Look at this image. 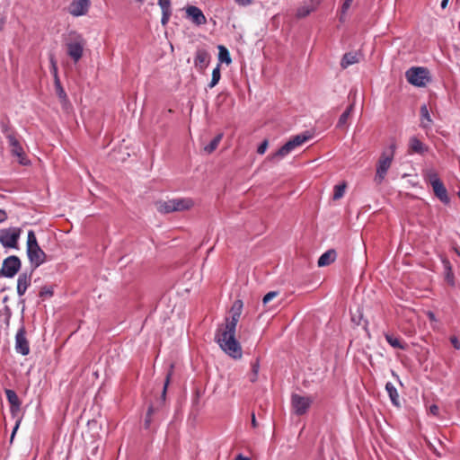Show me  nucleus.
Returning a JSON list of instances; mask_svg holds the SVG:
<instances>
[{
	"label": "nucleus",
	"instance_id": "obj_1",
	"mask_svg": "<svg viewBox=\"0 0 460 460\" xmlns=\"http://www.w3.org/2000/svg\"><path fill=\"white\" fill-rule=\"evenodd\" d=\"M243 302L235 300L230 309L229 317L226 323L218 326L216 333V341L222 350L233 358H242L243 350L240 343L235 339V329L243 311Z\"/></svg>",
	"mask_w": 460,
	"mask_h": 460
},
{
	"label": "nucleus",
	"instance_id": "obj_2",
	"mask_svg": "<svg viewBox=\"0 0 460 460\" xmlns=\"http://www.w3.org/2000/svg\"><path fill=\"white\" fill-rule=\"evenodd\" d=\"M395 148V143L392 142L389 146L382 152L376 164V172L374 179L377 184L382 183L385 180L386 173L392 165Z\"/></svg>",
	"mask_w": 460,
	"mask_h": 460
},
{
	"label": "nucleus",
	"instance_id": "obj_3",
	"mask_svg": "<svg viewBox=\"0 0 460 460\" xmlns=\"http://www.w3.org/2000/svg\"><path fill=\"white\" fill-rule=\"evenodd\" d=\"M27 253L30 261L34 267H39L45 261L46 254L39 246L36 235L32 230L28 232Z\"/></svg>",
	"mask_w": 460,
	"mask_h": 460
},
{
	"label": "nucleus",
	"instance_id": "obj_4",
	"mask_svg": "<svg viewBox=\"0 0 460 460\" xmlns=\"http://www.w3.org/2000/svg\"><path fill=\"white\" fill-rule=\"evenodd\" d=\"M311 138V135L309 133L296 135L292 137L289 141H288L284 146H282L276 153L272 154L270 156L271 161L280 160L288 155L291 151H293L296 147L300 146L305 141Z\"/></svg>",
	"mask_w": 460,
	"mask_h": 460
},
{
	"label": "nucleus",
	"instance_id": "obj_5",
	"mask_svg": "<svg viewBox=\"0 0 460 460\" xmlns=\"http://www.w3.org/2000/svg\"><path fill=\"white\" fill-rule=\"evenodd\" d=\"M408 82L413 85L421 87L429 82V71L423 67H411L406 71Z\"/></svg>",
	"mask_w": 460,
	"mask_h": 460
},
{
	"label": "nucleus",
	"instance_id": "obj_6",
	"mask_svg": "<svg viewBox=\"0 0 460 460\" xmlns=\"http://www.w3.org/2000/svg\"><path fill=\"white\" fill-rule=\"evenodd\" d=\"M84 40L80 35H76L74 40H71L66 44L68 56L77 63L84 53Z\"/></svg>",
	"mask_w": 460,
	"mask_h": 460
},
{
	"label": "nucleus",
	"instance_id": "obj_7",
	"mask_svg": "<svg viewBox=\"0 0 460 460\" xmlns=\"http://www.w3.org/2000/svg\"><path fill=\"white\" fill-rule=\"evenodd\" d=\"M21 269V261L17 256L12 255L4 260L0 270V276L13 278Z\"/></svg>",
	"mask_w": 460,
	"mask_h": 460
},
{
	"label": "nucleus",
	"instance_id": "obj_8",
	"mask_svg": "<svg viewBox=\"0 0 460 460\" xmlns=\"http://www.w3.org/2000/svg\"><path fill=\"white\" fill-rule=\"evenodd\" d=\"M313 402V398L310 396H303L294 394L291 396V406L296 415H304L308 411Z\"/></svg>",
	"mask_w": 460,
	"mask_h": 460
},
{
	"label": "nucleus",
	"instance_id": "obj_9",
	"mask_svg": "<svg viewBox=\"0 0 460 460\" xmlns=\"http://www.w3.org/2000/svg\"><path fill=\"white\" fill-rule=\"evenodd\" d=\"M20 236V229L9 228L0 231V243L4 247L14 248Z\"/></svg>",
	"mask_w": 460,
	"mask_h": 460
},
{
	"label": "nucleus",
	"instance_id": "obj_10",
	"mask_svg": "<svg viewBox=\"0 0 460 460\" xmlns=\"http://www.w3.org/2000/svg\"><path fill=\"white\" fill-rule=\"evenodd\" d=\"M90 0H73L68 7V12L75 17L85 15L90 8Z\"/></svg>",
	"mask_w": 460,
	"mask_h": 460
},
{
	"label": "nucleus",
	"instance_id": "obj_11",
	"mask_svg": "<svg viewBox=\"0 0 460 460\" xmlns=\"http://www.w3.org/2000/svg\"><path fill=\"white\" fill-rule=\"evenodd\" d=\"M7 140L11 147L12 155L18 158V161L21 164H27L28 160L25 158L23 149L17 138L13 135H8Z\"/></svg>",
	"mask_w": 460,
	"mask_h": 460
},
{
	"label": "nucleus",
	"instance_id": "obj_12",
	"mask_svg": "<svg viewBox=\"0 0 460 460\" xmlns=\"http://www.w3.org/2000/svg\"><path fill=\"white\" fill-rule=\"evenodd\" d=\"M185 11L186 17L190 19L195 25L201 26L207 23V18L199 7L190 5L186 7Z\"/></svg>",
	"mask_w": 460,
	"mask_h": 460
},
{
	"label": "nucleus",
	"instance_id": "obj_13",
	"mask_svg": "<svg viewBox=\"0 0 460 460\" xmlns=\"http://www.w3.org/2000/svg\"><path fill=\"white\" fill-rule=\"evenodd\" d=\"M25 334V328L22 326L15 336V349L23 356L28 355L30 352V346Z\"/></svg>",
	"mask_w": 460,
	"mask_h": 460
},
{
	"label": "nucleus",
	"instance_id": "obj_14",
	"mask_svg": "<svg viewBox=\"0 0 460 460\" xmlns=\"http://www.w3.org/2000/svg\"><path fill=\"white\" fill-rule=\"evenodd\" d=\"M210 62V55L206 49H198L195 54L194 66L195 67L203 72Z\"/></svg>",
	"mask_w": 460,
	"mask_h": 460
},
{
	"label": "nucleus",
	"instance_id": "obj_15",
	"mask_svg": "<svg viewBox=\"0 0 460 460\" xmlns=\"http://www.w3.org/2000/svg\"><path fill=\"white\" fill-rule=\"evenodd\" d=\"M318 1L316 0H308L301 4L296 10V17L301 19L309 15L313 11H314L318 5Z\"/></svg>",
	"mask_w": 460,
	"mask_h": 460
},
{
	"label": "nucleus",
	"instance_id": "obj_16",
	"mask_svg": "<svg viewBox=\"0 0 460 460\" xmlns=\"http://www.w3.org/2000/svg\"><path fill=\"white\" fill-rule=\"evenodd\" d=\"M158 5L162 11L161 23L165 26L172 15V0H158Z\"/></svg>",
	"mask_w": 460,
	"mask_h": 460
},
{
	"label": "nucleus",
	"instance_id": "obj_17",
	"mask_svg": "<svg viewBox=\"0 0 460 460\" xmlns=\"http://www.w3.org/2000/svg\"><path fill=\"white\" fill-rule=\"evenodd\" d=\"M31 275L27 273H22L19 275L17 279V293L20 296H23L31 285Z\"/></svg>",
	"mask_w": 460,
	"mask_h": 460
},
{
	"label": "nucleus",
	"instance_id": "obj_18",
	"mask_svg": "<svg viewBox=\"0 0 460 460\" xmlns=\"http://www.w3.org/2000/svg\"><path fill=\"white\" fill-rule=\"evenodd\" d=\"M172 203L174 212L189 210L194 206V201L190 198L173 199Z\"/></svg>",
	"mask_w": 460,
	"mask_h": 460
},
{
	"label": "nucleus",
	"instance_id": "obj_19",
	"mask_svg": "<svg viewBox=\"0 0 460 460\" xmlns=\"http://www.w3.org/2000/svg\"><path fill=\"white\" fill-rule=\"evenodd\" d=\"M337 254L335 250H328L323 253L318 259L317 264L319 267H325L332 263L336 260Z\"/></svg>",
	"mask_w": 460,
	"mask_h": 460
},
{
	"label": "nucleus",
	"instance_id": "obj_20",
	"mask_svg": "<svg viewBox=\"0 0 460 460\" xmlns=\"http://www.w3.org/2000/svg\"><path fill=\"white\" fill-rule=\"evenodd\" d=\"M433 191L435 195L445 204L449 202V198L447 196V189L445 188L443 182L440 181L436 182V184L432 185Z\"/></svg>",
	"mask_w": 460,
	"mask_h": 460
},
{
	"label": "nucleus",
	"instance_id": "obj_21",
	"mask_svg": "<svg viewBox=\"0 0 460 460\" xmlns=\"http://www.w3.org/2000/svg\"><path fill=\"white\" fill-rule=\"evenodd\" d=\"M359 62V55L357 52H349L343 55L341 66L343 69H346L351 65L357 64Z\"/></svg>",
	"mask_w": 460,
	"mask_h": 460
},
{
	"label": "nucleus",
	"instance_id": "obj_22",
	"mask_svg": "<svg viewBox=\"0 0 460 460\" xmlns=\"http://www.w3.org/2000/svg\"><path fill=\"white\" fill-rule=\"evenodd\" d=\"M409 147L411 152L420 155L428 151V147L416 137L410 138Z\"/></svg>",
	"mask_w": 460,
	"mask_h": 460
},
{
	"label": "nucleus",
	"instance_id": "obj_23",
	"mask_svg": "<svg viewBox=\"0 0 460 460\" xmlns=\"http://www.w3.org/2000/svg\"><path fill=\"white\" fill-rule=\"evenodd\" d=\"M5 394L11 405V411L14 413L15 411H19L21 402L16 393L13 390H6Z\"/></svg>",
	"mask_w": 460,
	"mask_h": 460
},
{
	"label": "nucleus",
	"instance_id": "obj_24",
	"mask_svg": "<svg viewBox=\"0 0 460 460\" xmlns=\"http://www.w3.org/2000/svg\"><path fill=\"white\" fill-rule=\"evenodd\" d=\"M385 390L391 399L392 403L397 407L400 406L399 394L395 386L392 383L388 382L385 385Z\"/></svg>",
	"mask_w": 460,
	"mask_h": 460
},
{
	"label": "nucleus",
	"instance_id": "obj_25",
	"mask_svg": "<svg viewBox=\"0 0 460 460\" xmlns=\"http://www.w3.org/2000/svg\"><path fill=\"white\" fill-rule=\"evenodd\" d=\"M432 119L430 118L429 110L426 105L420 107V126L423 128H429L431 125Z\"/></svg>",
	"mask_w": 460,
	"mask_h": 460
},
{
	"label": "nucleus",
	"instance_id": "obj_26",
	"mask_svg": "<svg viewBox=\"0 0 460 460\" xmlns=\"http://www.w3.org/2000/svg\"><path fill=\"white\" fill-rule=\"evenodd\" d=\"M423 177L424 180L429 183L431 186L433 184H436V182L440 181L438 175L435 169L433 168H427L423 171Z\"/></svg>",
	"mask_w": 460,
	"mask_h": 460
},
{
	"label": "nucleus",
	"instance_id": "obj_27",
	"mask_svg": "<svg viewBox=\"0 0 460 460\" xmlns=\"http://www.w3.org/2000/svg\"><path fill=\"white\" fill-rule=\"evenodd\" d=\"M156 209L161 213H171L174 212L172 199L166 201H158L155 203Z\"/></svg>",
	"mask_w": 460,
	"mask_h": 460
},
{
	"label": "nucleus",
	"instance_id": "obj_28",
	"mask_svg": "<svg viewBox=\"0 0 460 460\" xmlns=\"http://www.w3.org/2000/svg\"><path fill=\"white\" fill-rule=\"evenodd\" d=\"M222 138H223V133L217 134L208 145H207L203 147V151L208 155L213 153L217 148Z\"/></svg>",
	"mask_w": 460,
	"mask_h": 460
},
{
	"label": "nucleus",
	"instance_id": "obj_29",
	"mask_svg": "<svg viewBox=\"0 0 460 460\" xmlns=\"http://www.w3.org/2000/svg\"><path fill=\"white\" fill-rule=\"evenodd\" d=\"M354 105H355V103L352 102L346 109V111L341 115V117H340V119L338 120V123H337V127L338 128H342V127H344L347 124V121H348L349 118L350 117L351 112L353 111Z\"/></svg>",
	"mask_w": 460,
	"mask_h": 460
},
{
	"label": "nucleus",
	"instance_id": "obj_30",
	"mask_svg": "<svg viewBox=\"0 0 460 460\" xmlns=\"http://www.w3.org/2000/svg\"><path fill=\"white\" fill-rule=\"evenodd\" d=\"M385 340L393 348L401 349H405V344L400 338L396 336H394L392 334H385Z\"/></svg>",
	"mask_w": 460,
	"mask_h": 460
},
{
	"label": "nucleus",
	"instance_id": "obj_31",
	"mask_svg": "<svg viewBox=\"0 0 460 460\" xmlns=\"http://www.w3.org/2000/svg\"><path fill=\"white\" fill-rule=\"evenodd\" d=\"M219 53H218V59L220 62H225L226 64L229 65L232 62L229 51L224 46L218 47Z\"/></svg>",
	"mask_w": 460,
	"mask_h": 460
},
{
	"label": "nucleus",
	"instance_id": "obj_32",
	"mask_svg": "<svg viewBox=\"0 0 460 460\" xmlns=\"http://www.w3.org/2000/svg\"><path fill=\"white\" fill-rule=\"evenodd\" d=\"M220 78H221L220 64H217V66L212 71V78L208 84V87L209 88L215 87L218 84Z\"/></svg>",
	"mask_w": 460,
	"mask_h": 460
},
{
	"label": "nucleus",
	"instance_id": "obj_33",
	"mask_svg": "<svg viewBox=\"0 0 460 460\" xmlns=\"http://www.w3.org/2000/svg\"><path fill=\"white\" fill-rule=\"evenodd\" d=\"M443 264H444V269H445V279H446V281L449 284V285H454V277H453V273H452V270H451V267H450V263L448 261H446L444 260L443 261Z\"/></svg>",
	"mask_w": 460,
	"mask_h": 460
},
{
	"label": "nucleus",
	"instance_id": "obj_34",
	"mask_svg": "<svg viewBox=\"0 0 460 460\" xmlns=\"http://www.w3.org/2000/svg\"><path fill=\"white\" fill-rule=\"evenodd\" d=\"M346 190V183L339 184L334 187L333 199H340L343 197Z\"/></svg>",
	"mask_w": 460,
	"mask_h": 460
},
{
	"label": "nucleus",
	"instance_id": "obj_35",
	"mask_svg": "<svg viewBox=\"0 0 460 460\" xmlns=\"http://www.w3.org/2000/svg\"><path fill=\"white\" fill-rule=\"evenodd\" d=\"M57 93L63 103H66L67 102L66 93H65L64 89L62 88L58 81L57 82Z\"/></svg>",
	"mask_w": 460,
	"mask_h": 460
},
{
	"label": "nucleus",
	"instance_id": "obj_36",
	"mask_svg": "<svg viewBox=\"0 0 460 460\" xmlns=\"http://www.w3.org/2000/svg\"><path fill=\"white\" fill-rule=\"evenodd\" d=\"M278 295H279V293L277 291H270V292L267 293L262 299L263 305H267L268 303H270Z\"/></svg>",
	"mask_w": 460,
	"mask_h": 460
},
{
	"label": "nucleus",
	"instance_id": "obj_37",
	"mask_svg": "<svg viewBox=\"0 0 460 460\" xmlns=\"http://www.w3.org/2000/svg\"><path fill=\"white\" fill-rule=\"evenodd\" d=\"M171 376H172V370L167 374L166 378H165V382H164V389H163V393H162V398L164 400L165 395H166V391H167V387H168L169 383H170Z\"/></svg>",
	"mask_w": 460,
	"mask_h": 460
},
{
	"label": "nucleus",
	"instance_id": "obj_38",
	"mask_svg": "<svg viewBox=\"0 0 460 460\" xmlns=\"http://www.w3.org/2000/svg\"><path fill=\"white\" fill-rule=\"evenodd\" d=\"M152 413H153V407L150 406L148 408V411H147V413H146V420H145V428L146 429H148L149 426H150Z\"/></svg>",
	"mask_w": 460,
	"mask_h": 460
},
{
	"label": "nucleus",
	"instance_id": "obj_39",
	"mask_svg": "<svg viewBox=\"0 0 460 460\" xmlns=\"http://www.w3.org/2000/svg\"><path fill=\"white\" fill-rule=\"evenodd\" d=\"M268 145H269L268 140L262 141V143L259 146V147L257 149L258 154L263 155L268 148Z\"/></svg>",
	"mask_w": 460,
	"mask_h": 460
},
{
	"label": "nucleus",
	"instance_id": "obj_40",
	"mask_svg": "<svg viewBox=\"0 0 460 460\" xmlns=\"http://www.w3.org/2000/svg\"><path fill=\"white\" fill-rule=\"evenodd\" d=\"M259 369H260V363H259V360H258V359H255V360L252 363V373H254V376H258Z\"/></svg>",
	"mask_w": 460,
	"mask_h": 460
},
{
	"label": "nucleus",
	"instance_id": "obj_41",
	"mask_svg": "<svg viewBox=\"0 0 460 460\" xmlns=\"http://www.w3.org/2000/svg\"><path fill=\"white\" fill-rule=\"evenodd\" d=\"M352 1L353 0H345L344 1L343 4H342V7H341V13H345L349 10Z\"/></svg>",
	"mask_w": 460,
	"mask_h": 460
},
{
	"label": "nucleus",
	"instance_id": "obj_42",
	"mask_svg": "<svg viewBox=\"0 0 460 460\" xmlns=\"http://www.w3.org/2000/svg\"><path fill=\"white\" fill-rule=\"evenodd\" d=\"M438 411L439 409L436 404L431 405L429 409V414H432L434 416H437L438 414Z\"/></svg>",
	"mask_w": 460,
	"mask_h": 460
},
{
	"label": "nucleus",
	"instance_id": "obj_43",
	"mask_svg": "<svg viewBox=\"0 0 460 460\" xmlns=\"http://www.w3.org/2000/svg\"><path fill=\"white\" fill-rule=\"evenodd\" d=\"M239 5L247 6L253 3V0H234Z\"/></svg>",
	"mask_w": 460,
	"mask_h": 460
},
{
	"label": "nucleus",
	"instance_id": "obj_44",
	"mask_svg": "<svg viewBox=\"0 0 460 460\" xmlns=\"http://www.w3.org/2000/svg\"><path fill=\"white\" fill-rule=\"evenodd\" d=\"M7 219V214L4 210L0 209V223L4 222Z\"/></svg>",
	"mask_w": 460,
	"mask_h": 460
},
{
	"label": "nucleus",
	"instance_id": "obj_45",
	"mask_svg": "<svg viewBox=\"0 0 460 460\" xmlns=\"http://www.w3.org/2000/svg\"><path fill=\"white\" fill-rule=\"evenodd\" d=\"M451 342H452L453 346H454L456 349H459V348H460L458 339H457L456 336H453V337L451 338Z\"/></svg>",
	"mask_w": 460,
	"mask_h": 460
},
{
	"label": "nucleus",
	"instance_id": "obj_46",
	"mask_svg": "<svg viewBox=\"0 0 460 460\" xmlns=\"http://www.w3.org/2000/svg\"><path fill=\"white\" fill-rule=\"evenodd\" d=\"M20 422H21V420H19L15 423V426H14L13 430L12 435H11V441H13V439L14 438L15 432L17 431V429L19 428Z\"/></svg>",
	"mask_w": 460,
	"mask_h": 460
},
{
	"label": "nucleus",
	"instance_id": "obj_47",
	"mask_svg": "<svg viewBox=\"0 0 460 460\" xmlns=\"http://www.w3.org/2000/svg\"><path fill=\"white\" fill-rule=\"evenodd\" d=\"M252 425L253 428H256L257 427V421H256V418H255V414L252 413Z\"/></svg>",
	"mask_w": 460,
	"mask_h": 460
},
{
	"label": "nucleus",
	"instance_id": "obj_48",
	"mask_svg": "<svg viewBox=\"0 0 460 460\" xmlns=\"http://www.w3.org/2000/svg\"><path fill=\"white\" fill-rule=\"evenodd\" d=\"M234 460H250V458L243 456V455H238Z\"/></svg>",
	"mask_w": 460,
	"mask_h": 460
},
{
	"label": "nucleus",
	"instance_id": "obj_49",
	"mask_svg": "<svg viewBox=\"0 0 460 460\" xmlns=\"http://www.w3.org/2000/svg\"><path fill=\"white\" fill-rule=\"evenodd\" d=\"M257 377H258V376H254V373L252 372V374L250 376V381L253 383L257 380Z\"/></svg>",
	"mask_w": 460,
	"mask_h": 460
},
{
	"label": "nucleus",
	"instance_id": "obj_50",
	"mask_svg": "<svg viewBox=\"0 0 460 460\" xmlns=\"http://www.w3.org/2000/svg\"><path fill=\"white\" fill-rule=\"evenodd\" d=\"M448 4V0H442L441 8L445 9Z\"/></svg>",
	"mask_w": 460,
	"mask_h": 460
},
{
	"label": "nucleus",
	"instance_id": "obj_51",
	"mask_svg": "<svg viewBox=\"0 0 460 460\" xmlns=\"http://www.w3.org/2000/svg\"><path fill=\"white\" fill-rule=\"evenodd\" d=\"M428 315H429V319H431V320L435 319L434 314L432 312H429Z\"/></svg>",
	"mask_w": 460,
	"mask_h": 460
},
{
	"label": "nucleus",
	"instance_id": "obj_52",
	"mask_svg": "<svg viewBox=\"0 0 460 460\" xmlns=\"http://www.w3.org/2000/svg\"><path fill=\"white\" fill-rule=\"evenodd\" d=\"M51 63H52L53 67L56 69V63L53 59H51Z\"/></svg>",
	"mask_w": 460,
	"mask_h": 460
},
{
	"label": "nucleus",
	"instance_id": "obj_53",
	"mask_svg": "<svg viewBox=\"0 0 460 460\" xmlns=\"http://www.w3.org/2000/svg\"><path fill=\"white\" fill-rule=\"evenodd\" d=\"M139 3H143L145 0H137Z\"/></svg>",
	"mask_w": 460,
	"mask_h": 460
}]
</instances>
